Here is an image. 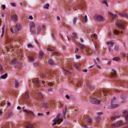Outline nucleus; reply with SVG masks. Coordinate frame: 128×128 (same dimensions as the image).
Segmentation results:
<instances>
[{
    "instance_id": "59",
    "label": "nucleus",
    "mask_w": 128,
    "mask_h": 128,
    "mask_svg": "<svg viewBox=\"0 0 128 128\" xmlns=\"http://www.w3.org/2000/svg\"><path fill=\"white\" fill-rule=\"evenodd\" d=\"M10 4L12 6H13V7H15L16 6L15 4L14 3L11 2L10 3Z\"/></svg>"
},
{
    "instance_id": "53",
    "label": "nucleus",
    "mask_w": 128,
    "mask_h": 128,
    "mask_svg": "<svg viewBox=\"0 0 128 128\" xmlns=\"http://www.w3.org/2000/svg\"><path fill=\"white\" fill-rule=\"evenodd\" d=\"M12 47V46H11L9 45L7 47V49H8L9 50H10V49H11Z\"/></svg>"
},
{
    "instance_id": "20",
    "label": "nucleus",
    "mask_w": 128,
    "mask_h": 128,
    "mask_svg": "<svg viewBox=\"0 0 128 128\" xmlns=\"http://www.w3.org/2000/svg\"><path fill=\"white\" fill-rule=\"evenodd\" d=\"M24 111L26 113H27V114H33V112L31 111L30 110H24Z\"/></svg>"
},
{
    "instance_id": "60",
    "label": "nucleus",
    "mask_w": 128,
    "mask_h": 128,
    "mask_svg": "<svg viewBox=\"0 0 128 128\" xmlns=\"http://www.w3.org/2000/svg\"><path fill=\"white\" fill-rule=\"evenodd\" d=\"M48 91V92H52V88H50L47 90Z\"/></svg>"
},
{
    "instance_id": "14",
    "label": "nucleus",
    "mask_w": 128,
    "mask_h": 128,
    "mask_svg": "<svg viewBox=\"0 0 128 128\" xmlns=\"http://www.w3.org/2000/svg\"><path fill=\"white\" fill-rule=\"evenodd\" d=\"M73 64L74 67L77 69L78 71H80V69L78 68L79 66L78 64L74 62L73 63Z\"/></svg>"
},
{
    "instance_id": "15",
    "label": "nucleus",
    "mask_w": 128,
    "mask_h": 128,
    "mask_svg": "<svg viewBox=\"0 0 128 128\" xmlns=\"http://www.w3.org/2000/svg\"><path fill=\"white\" fill-rule=\"evenodd\" d=\"M112 71L113 72L111 73L110 76L114 78L116 76V71L114 70H112Z\"/></svg>"
},
{
    "instance_id": "34",
    "label": "nucleus",
    "mask_w": 128,
    "mask_h": 128,
    "mask_svg": "<svg viewBox=\"0 0 128 128\" xmlns=\"http://www.w3.org/2000/svg\"><path fill=\"white\" fill-rule=\"evenodd\" d=\"M4 26L2 28V34L1 35V37H2L3 36V35L4 34Z\"/></svg>"
},
{
    "instance_id": "29",
    "label": "nucleus",
    "mask_w": 128,
    "mask_h": 128,
    "mask_svg": "<svg viewBox=\"0 0 128 128\" xmlns=\"http://www.w3.org/2000/svg\"><path fill=\"white\" fill-rule=\"evenodd\" d=\"M50 6L49 4H46L43 6L44 8L48 9V8Z\"/></svg>"
},
{
    "instance_id": "28",
    "label": "nucleus",
    "mask_w": 128,
    "mask_h": 128,
    "mask_svg": "<svg viewBox=\"0 0 128 128\" xmlns=\"http://www.w3.org/2000/svg\"><path fill=\"white\" fill-rule=\"evenodd\" d=\"M7 74L6 73L4 74L1 76H0V78L2 79H5L7 77Z\"/></svg>"
},
{
    "instance_id": "8",
    "label": "nucleus",
    "mask_w": 128,
    "mask_h": 128,
    "mask_svg": "<svg viewBox=\"0 0 128 128\" xmlns=\"http://www.w3.org/2000/svg\"><path fill=\"white\" fill-rule=\"evenodd\" d=\"M112 100H111V106L112 108H114L118 107L119 105L117 104H112Z\"/></svg>"
},
{
    "instance_id": "36",
    "label": "nucleus",
    "mask_w": 128,
    "mask_h": 128,
    "mask_svg": "<svg viewBox=\"0 0 128 128\" xmlns=\"http://www.w3.org/2000/svg\"><path fill=\"white\" fill-rule=\"evenodd\" d=\"M120 15L124 17L125 16H128V15L126 14H120Z\"/></svg>"
},
{
    "instance_id": "16",
    "label": "nucleus",
    "mask_w": 128,
    "mask_h": 128,
    "mask_svg": "<svg viewBox=\"0 0 128 128\" xmlns=\"http://www.w3.org/2000/svg\"><path fill=\"white\" fill-rule=\"evenodd\" d=\"M78 46L81 48V50H83V49H84V50H86V48H87V47H86L84 45L81 44H78Z\"/></svg>"
},
{
    "instance_id": "12",
    "label": "nucleus",
    "mask_w": 128,
    "mask_h": 128,
    "mask_svg": "<svg viewBox=\"0 0 128 128\" xmlns=\"http://www.w3.org/2000/svg\"><path fill=\"white\" fill-rule=\"evenodd\" d=\"M95 18L97 20L99 21H102L103 19V17L100 15L96 16Z\"/></svg>"
},
{
    "instance_id": "40",
    "label": "nucleus",
    "mask_w": 128,
    "mask_h": 128,
    "mask_svg": "<svg viewBox=\"0 0 128 128\" xmlns=\"http://www.w3.org/2000/svg\"><path fill=\"white\" fill-rule=\"evenodd\" d=\"M40 82L39 80H36L35 81L34 83L36 84L37 85L40 84Z\"/></svg>"
},
{
    "instance_id": "58",
    "label": "nucleus",
    "mask_w": 128,
    "mask_h": 128,
    "mask_svg": "<svg viewBox=\"0 0 128 128\" xmlns=\"http://www.w3.org/2000/svg\"><path fill=\"white\" fill-rule=\"evenodd\" d=\"M103 3L105 4H106V6L108 7V4L106 2V0H104L103 2Z\"/></svg>"
},
{
    "instance_id": "55",
    "label": "nucleus",
    "mask_w": 128,
    "mask_h": 128,
    "mask_svg": "<svg viewBox=\"0 0 128 128\" xmlns=\"http://www.w3.org/2000/svg\"><path fill=\"white\" fill-rule=\"evenodd\" d=\"M48 85L49 86H53L51 82H49L48 83Z\"/></svg>"
},
{
    "instance_id": "30",
    "label": "nucleus",
    "mask_w": 128,
    "mask_h": 128,
    "mask_svg": "<svg viewBox=\"0 0 128 128\" xmlns=\"http://www.w3.org/2000/svg\"><path fill=\"white\" fill-rule=\"evenodd\" d=\"M43 106L45 108H47L48 106V104L47 102H44L43 103Z\"/></svg>"
},
{
    "instance_id": "50",
    "label": "nucleus",
    "mask_w": 128,
    "mask_h": 128,
    "mask_svg": "<svg viewBox=\"0 0 128 128\" xmlns=\"http://www.w3.org/2000/svg\"><path fill=\"white\" fill-rule=\"evenodd\" d=\"M77 20V19L76 18H74L73 20V23L74 24H75L76 23Z\"/></svg>"
},
{
    "instance_id": "2",
    "label": "nucleus",
    "mask_w": 128,
    "mask_h": 128,
    "mask_svg": "<svg viewBox=\"0 0 128 128\" xmlns=\"http://www.w3.org/2000/svg\"><path fill=\"white\" fill-rule=\"evenodd\" d=\"M90 102L92 103L96 104H99L101 102V100H98L96 98H91L90 99Z\"/></svg>"
},
{
    "instance_id": "46",
    "label": "nucleus",
    "mask_w": 128,
    "mask_h": 128,
    "mask_svg": "<svg viewBox=\"0 0 128 128\" xmlns=\"http://www.w3.org/2000/svg\"><path fill=\"white\" fill-rule=\"evenodd\" d=\"M28 48H33V46L31 44H29L28 45Z\"/></svg>"
},
{
    "instance_id": "26",
    "label": "nucleus",
    "mask_w": 128,
    "mask_h": 128,
    "mask_svg": "<svg viewBox=\"0 0 128 128\" xmlns=\"http://www.w3.org/2000/svg\"><path fill=\"white\" fill-rule=\"evenodd\" d=\"M92 120V118L90 117L86 118V121L88 123H90L91 122Z\"/></svg>"
},
{
    "instance_id": "4",
    "label": "nucleus",
    "mask_w": 128,
    "mask_h": 128,
    "mask_svg": "<svg viewBox=\"0 0 128 128\" xmlns=\"http://www.w3.org/2000/svg\"><path fill=\"white\" fill-rule=\"evenodd\" d=\"M120 33V32L119 30H114L112 33L111 32H110L108 34V35L110 37L113 36L115 35H118Z\"/></svg>"
},
{
    "instance_id": "43",
    "label": "nucleus",
    "mask_w": 128,
    "mask_h": 128,
    "mask_svg": "<svg viewBox=\"0 0 128 128\" xmlns=\"http://www.w3.org/2000/svg\"><path fill=\"white\" fill-rule=\"evenodd\" d=\"M109 14L112 16L113 18H115L116 15L115 14H114L110 12H109Z\"/></svg>"
},
{
    "instance_id": "3",
    "label": "nucleus",
    "mask_w": 128,
    "mask_h": 128,
    "mask_svg": "<svg viewBox=\"0 0 128 128\" xmlns=\"http://www.w3.org/2000/svg\"><path fill=\"white\" fill-rule=\"evenodd\" d=\"M114 44V42L112 41H110L108 42L107 44L108 45V50L110 52H112V53L114 52L113 51L111 47H112Z\"/></svg>"
},
{
    "instance_id": "9",
    "label": "nucleus",
    "mask_w": 128,
    "mask_h": 128,
    "mask_svg": "<svg viewBox=\"0 0 128 128\" xmlns=\"http://www.w3.org/2000/svg\"><path fill=\"white\" fill-rule=\"evenodd\" d=\"M79 6L82 9H83L85 8L86 5L84 2L82 1V0H81L80 3L79 4Z\"/></svg>"
},
{
    "instance_id": "7",
    "label": "nucleus",
    "mask_w": 128,
    "mask_h": 128,
    "mask_svg": "<svg viewBox=\"0 0 128 128\" xmlns=\"http://www.w3.org/2000/svg\"><path fill=\"white\" fill-rule=\"evenodd\" d=\"M116 24L117 26L120 28H122L123 30L125 28V27L123 26L122 24H120V23L118 22H116Z\"/></svg>"
},
{
    "instance_id": "41",
    "label": "nucleus",
    "mask_w": 128,
    "mask_h": 128,
    "mask_svg": "<svg viewBox=\"0 0 128 128\" xmlns=\"http://www.w3.org/2000/svg\"><path fill=\"white\" fill-rule=\"evenodd\" d=\"M116 118V116H112L110 117V119L112 120H114Z\"/></svg>"
},
{
    "instance_id": "63",
    "label": "nucleus",
    "mask_w": 128,
    "mask_h": 128,
    "mask_svg": "<svg viewBox=\"0 0 128 128\" xmlns=\"http://www.w3.org/2000/svg\"><path fill=\"white\" fill-rule=\"evenodd\" d=\"M82 126L85 128H87V127L86 124H82Z\"/></svg>"
},
{
    "instance_id": "5",
    "label": "nucleus",
    "mask_w": 128,
    "mask_h": 128,
    "mask_svg": "<svg viewBox=\"0 0 128 128\" xmlns=\"http://www.w3.org/2000/svg\"><path fill=\"white\" fill-rule=\"evenodd\" d=\"M60 116L61 114H58L57 115L55 119H54L53 120V121L54 122L52 124V125L54 126L56 124L57 122H58V119H59V118H60Z\"/></svg>"
},
{
    "instance_id": "48",
    "label": "nucleus",
    "mask_w": 128,
    "mask_h": 128,
    "mask_svg": "<svg viewBox=\"0 0 128 128\" xmlns=\"http://www.w3.org/2000/svg\"><path fill=\"white\" fill-rule=\"evenodd\" d=\"M70 6V4H68L67 5H66V9H67V8H68V10L69 11H70V10H69V9H68V6Z\"/></svg>"
},
{
    "instance_id": "21",
    "label": "nucleus",
    "mask_w": 128,
    "mask_h": 128,
    "mask_svg": "<svg viewBox=\"0 0 128 128\" xmlns=\"http://www.w3.org/2000/svg\"><path fill=\"white\" fill-rule=\"evenodd\" d=\"M103 94L104 96H108L110 94L109 92L106 90H104L103 92Z\"/></svg>"
},
{
    "instance_id": "13",
    "label": "nucleus",
    "mask_w": 128,
    "mask_h": 128,
    "mask_svg": "<svg viewBox=\"0 0 128 128\" xmlns=\"http://www.w3.org/2000/svg\"><path fill=\"white\" fill-rule=\"evenodd\" d=\"M15 27L19 31L21 30L22 26L20 24H18L16 25Z\"/></svg>"
},
{
    "instance_id": "23",
    "label": "nucleus",
    "mask_w": 128,
    "mask_h": 128,
    "mask_svg": "<svg viewBox=\"0 0 128 128\" xmlns=\"http://www.w3.org/2000/svg\"><path fill=\"white\" fill-rule=\"evenodd\" d=\"M49 64L51 65H53L54 63L53 61L51 59H49L48 61Z\"/></svg>"
},
{
    "instance_id": "54",
    "label": "nucleus",
    "mask_w": 128,
    "mask_h": 128,
    "mask_svg": "<svg viewBox=\"0 0 128 128\" xmlns=\"http://www.w3.org/2000/svg\"><path fill=\"white\" fill-rule=\"evenodd\" d=\"M86 86L88 88H90L91 87L89 83H87L86 84Z\"/></svg>"
},
{
    "instance_id": "35",
    "label": "nucleus",
    "mask_w": 128,
    "mask_h": 128,
    "mask_svg": "<svg viewBox=\"0 0 128 128\" xmlns=\"http://www.w3.org/2000/svg\"><path fill=\"white\" fill-rule=\"evenodd\" d=\"M120 60V58L119 57H114L113 58V60L114 61H118Z\"/></svg>"
},
{
    "instance_id": "19",
    "label": "nucleus",
    "mask_w": 128,
    "mask_h": 128,
    "mask_svg": "<svg viewBox=\"0 0 128 128\" xmlns=\"http://www.w3.org/2000/svg\"><path fill=\"white\" fill-rule=\"evenodd\" d=\"M37 96L40 99H43V96L42 94L40 92H38L37 93Z\"/></svg>"
},
{
    "instance_id": "18",
    "label": "nucleus",
    "mask_w": 128,
    "mask_h": 128,
    "mask_svg": "<svg viewBox=\"0 0 128 128\" xmlns=\"http://www.w3.org/2000/svg\"><path fill=\"white\" fill-rule=\"evenodd\" d=\"M11 63L12 64H19V62L16 60L14 59L11 61Z\"/></svg>"
},
{
    "instance_id": "6",
    "label": "nucleus",
    "mask_w": 128,
    "mask_h": 128,
    "mask_svg": "<svg viewBox=\"0 0 128 128\" xmlns=\"http://www.w3.org/2000/svg\"><path fill=\"white\" fill-rule=\"evenodd\" d=\"M122 123L121 121H118L116 123L112 125V126L117 127L122 125Z\"/></svg>"
},
{
    "instance_id": "11",
    "label": "nucleus",
    "mask_w": 128,
    "mask_h": 128,
    "mask_svg": "<svg viewBox=\"0 0 128 128\" xmlns=\"http://www.w3.org/2000/svg\"><path fill=\"white\" fill-rule=\"evenodd\" d=\"M11 18L12 19L14 22H17L18 20L17 16L16 15L14 14L11 16Z\"/></svg>"
},
{
    "instance_id": "25",
    "label": "nucleus",
    "mask_w": 128,
    "mask_h": 128,
    "mask_svg": "<svg viewBox=\"0 0 128 128\" xmlns=\"http://www.w3.org/2000/svg\"><path fill=\"white\" fill-rule=\"evenodd\" d=\"M27 128H34V126L31 124H29L26 126Z\"/></svg>"
},
{
    "instance_id": "10",
    "label": "nucleus",
    "mask_w": 128,
    "mask_h": 128,
    "mask_svg": "<svg viewBox=\"0 0 128 128\" xmlns=\"http://www.w3.org/2000/svg\"><path fill=\"white\" fill-rule=\"evenodd\" d=\"M84 51L86 52V54L87 55V54H91L92 52L91 50L89 48L87 47L86 48V50H85Z\"/></svg>"
},
{
    "instance_id": "24",
    "label": "nucleus",
    "mask_w": 128,
    "mask_h": 128,
    "mask_svg": "<svg viewBox=\"0 0 128 128\" xmlns=\"http://www.w3.org/2000/svg\"><path fill=\"white\" fill-rule=\"evenodd\" d=\"M28 58H29V60L30 61H32L34 60V57L31 56H29Z\"/></svg>"
},
{
    "instance_id": "31",
    "label": "nucleus",
    "mask_w": 128,
    "mask_h": 128,
    "mask_svg": "<svg viewBox=\"0 0 128 128\" xmlns=\"http://www.w3.org/2000/svg\"><path fill=\"white\" fill-rule=\"evenodd\" d=\"M72 34L73 38L74 39H76L77 38V34L75 32H72Z\"/></svg>"
},
{
    "instance_id": "47",
    "label": "nucleus",
    "mask_w": 128,
    "mask_h": 128,
    "mask_svg": "<svg viewBox=\"0 0 128 128\" xmlns=\"http://www.w3.org/2000/svg\"><path fill=\"white\" fill-rule=\"evenodd\" d=\"M125 118L126 121H128V114L126 115L125 117Z\"/></svg>"
},
{
    "instance_id": "62",
    "label": "nucleus",
    "mask_w": 128,
    "mask_h": 128,
    "mask_svg": "<svg viewBox=\"0 0 128 128\" xmlns=\"http://www.w3.org/2000/svg\"><path fill=\"white\" fill-rule=\"evenodd\" d=\"M29 19L31 20H32L33 19V18L32 16H29V18H28Z\"/></svg>"
},
{
    "instance_id": "44",
    "label": "nucleus",
    "mask_w": 128,
    "mask_h": 128,
    "mask_svg": "<svg viewBox=\"0 0 128 128\" xmlns=\"http://www.w3.org/2000/svg\"><path fill=\"white\" fill-rule=\"evenodd\" d=\"M84 22H86L87 21V16L86 15L84 16Z\"/></svg>"
},
{
    "instance_id": "32",
    "label": "nucleus",
    "mask_w": 128,
    "mask_h": 128,
    "mask_svg": "<svg viewBox=\"0 0 128 128\" xmlns=\"http://www.w3.org/2000/svg\"><path fill=\"white\" fill-rule=\"evenodd\" d=\"M14 115V114L12 112H10L9 114L8 115V116L9 118H10L12 117Z\"/></svg>"
},
{
    "instance_id": "51",
    "label": "nucleus",
    "mask_w": 128,
    "mask_h": 128,
    "mask_svg": "<svg viewBox=\"0 0 128 128\" xmlns=\"http://www.w3.org/2000/svg\"><path fill=\"white\" fill-rule=\"evenodd\" d=\"M64 112L63 113V114H64V115L63 116V117L64 118H65V115H66V110H64Z\"/></svg>"
},
{
    "instance_id": "17",
    "label": "nucleus",
    "mask_w": 128,
    "mask_h": 128,
    "mask_svg": "<svg viewBox=\"0 0 128 128\" xmlns=\"http://www.w3.org/2000/svg\"><path fill=\"white\" fill-rule=\"evenodd\" d=\"M120 54L123 57H127V58L128 59V54H125L124 52L122 51L120 52Z\"/></svg>"
},
{
    "instance_id": "52",
    "label": "nucleus",
    "mask_w": 128,
    "mask_h": 128,
    "mask_svg": "<svg viewBox=\"0 0 128 128\" xmlns=\"http://www.w3.org/2000/svg\"><path fill=\"white\" fill-rule=\"evenodd\" d=\"M122 112L123 114H126L127 113V110H122Z\"/></svg>"
},
{
    "instance_id": "1",
    "label": "nucleus",
    "mask_w": 128,
    "mask_h": 128,
    "mask_svg": "<svg viewBox=\"0 0 128 128\" xmlns=\"http://www.w3.org/2000/svg\"><path fill=\"white\" fill-rule=\"evenodd\" d=\"M30 32L33 34L35 33L36 31L33 28L35 27V24L34 22H31L29 24Z\"/></svg>"
},
{
    "instance_id": "64",
    "label": "nucleus",
    "mask_w": 128,
    "mask_h": 128,
    "mask_svg": "<svg viewBox=\"0 0 128 128\" xmlns=\"http://www.w3.org/2000/svg\"><path fill=\"white\" fill-rule=\"evenodd\" d=\"M38 64L37 63H36L34 64V66H38Z\"/></svg>"
},
{
    "instance_id": "39",
    "label": "nucleus",
    "mask_w": 128,
    "mask_h": 128,
    "mask_svg": "<svg viewBox=\"0 0 128 128\" xmlns=\"http://www.w3.org/2000/svg\"><path fill=\"white\" fill-rule=\"evenodd\" d=\"M25 96H24L25 97V98L26 99H27L28 98H29L28 95V93L27 92H25Z\"/></svg>"
},
{
    "instance_id": "57",
    "label": "nucleus",
    "mask_w": 128,
    "mask_h": 128,
    "mask_svg": "<svg viewBox=\"0 0 128 128\" xmlns=\"http://www.w3.org/2000/svg\"><path fill=\"white\" fill-rule=\"evenodd\" d=\"M48 50L50 51V52H52L54 51V50L53 49H51L50 48H48L47 49Z\"/></svg>"
},
{
    "instance_id": "22",
    "label": "nucleus",
    "mask_w": 128,
    "mask_h": 128,
    "mask_svg": "<svg viewBox=\"0 0 128 128\" xmlns=\"http://www.w3.org/2000/svg\"><path fill=\"white\" fill-rule=\"evenodd\" d=\"M15 86L16 88L19 87V82L17 80H16L15 82Z\"/></svg>"
},
{
    "instance_id": "45",
    "label": "nucleus",
    "mask_w": 128,
    "mask_h": 128,
    "mask_svg": "<svg viewBox=\"0 0 128 128\" xmlns=\"http://www.w3.org/2000/svg\"><path fill=\"white\" fill-rule=\"evenodd\" d=\"M15 30L14 28H12L10 29V31L13 33H14L15 32Z\"/></svg>"
},
{
    "instance_id": "61",
    "label": "nucleus",
    "mask_w": 128,
    "mask_h": 128,
    "mask_svg": "<svg viewBox=\"0 0 128 128\" xmlns=\"http://www.w3.org/2000/svg\"><path fill=\"white\" fill-rule=\"evenodd\" d=\"M43 115V114L41 113H38V116H42Z\"/></svg>"
},
{
    "instance_id": "33",
    "label": "nucleus",
    "mask_w": 128,
    "mask_h": 128,
    "mask_svg": "<svg viewBox=\"0 0 128 128\" xmlns=\"http://www.w3.org/2000/svg\"><path fill=\"white\" fill-rule=\"evenodd\" d=\"M37 33H38L41 30V28L40 26H38L37 28Z\"/></svg>"
},
{
    "instance_id": "37",
    "label": "nucleus",
    "mask_w": 128,
    "mask_h": 128,
    "mask_svg": "<svg viewBox=\"0 0 128 128\" xmlns=\"http://www.w3.org/2000/svg\"><path fill=\"white\" fill-rule=\"evenodd\" d=\"M62 121V118L58 119L57 123L58 124H60Z\"/></svg>"
},
{
    "instance_id": "27",
    "label": "nucleus",
    "mask_w": 128,
    "mask_h": 128,
    "mask_svg": "<svg viewBox=\"0 0 128 128\" xmlns=\"http://www.w3.org/2000/svg\"><path fill=\"white\" fill-rule=\"evenodd\" d=\"M96 35V34H93L91 36V38L93 40L97 39Z\"/></svg>"
},
{
    "instance_id": "42",
    "label": "nucleus",
    "mask_w": 128,
    "mask_h": 128,
    "mask_svg": "<svg viewBox=\"0 0 128 128\" xmlns=\"http://www.w3.org/2000/svg\"><path fill=\"white\" fill-rule=\"evenodd\" d=\"M44 54V53L42 51H40L39 53V56H42Z\"/></svg>"
},
{
    "instance_id": "38",
    "label": "nucleus",
    "mask_w": 128,
    "mask_h": 128,
    "mask_svg": "<svg viewBox=\"0 0 128 128\" xmlns=\"http://www.w3.org/2000/svg\"><path fill=\"white\" fill-rule=\"evenodd\" d=\"M119 50V47L118 46H115L114 48V50L115 51H117Z\"/></svg>"
},
{
    "instance_id": "49",
    "label": "nucleus",
    "mask_w": 128,
    "mask_h": 128,
    "mask_svg": "<svg viewBox=\"0 0 128 128\" xmlns=\"http://www.w3.org/2000/svg\"><path fill=\"white\" fill-rule=\"evenodd\" d=\"M124 72H128V68L127 67L124 68Z\"/></svg>"
},
{
    "instance_id": "56",
    "label": "nucleus",
    "mask_w": 128,
    "mask_h": 128,
    "mask_svg": "<svg viewBox=\"0 0 128 128\" xmlns=\"http://www.w3.org/2000/svg\"><path fill=\"white\" fill-rule=\"evenodd\" d=\"M46 74H47L46 73L43 74L42 75H41V76H42L43 78H44L46 76Z\"/></svg>"
}]
</instances>
